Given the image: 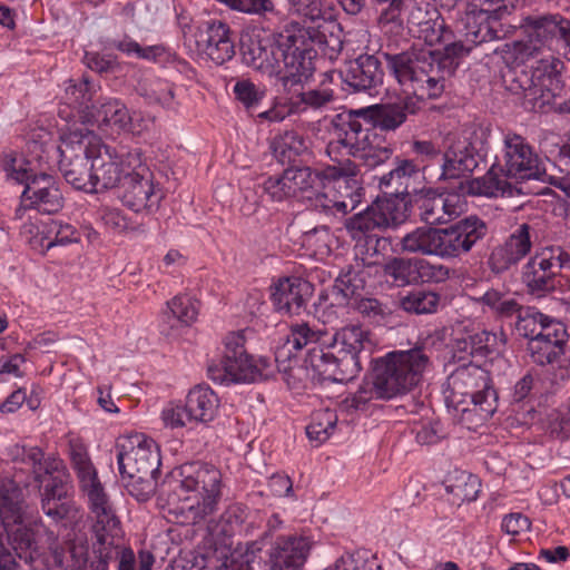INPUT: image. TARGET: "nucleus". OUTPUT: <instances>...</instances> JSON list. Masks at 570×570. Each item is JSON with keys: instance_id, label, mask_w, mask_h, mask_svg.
Instances as JSON below:
<instances>
[{"instance_id": "obj_52", "label": "nucleus", "mask_w": 570, "mask_h": 570, "mask_svg": "<svg viewBox=\"0 0 570 570\" xmlns=\"http://www.w3.org/2000/svg\"><path fill=\"white\" fill-rule=\"evenodd\" d=\"M22 463L30 466L35 479L40 482L45 475L59 471L62 465L60 460H46L42 450L38 446L28 448Z\"/></svg>"}, {"instance_id": "obj_27", "label": "nucleus", "mask_w": 570, "mask_h": 570, "mask_svg": "<svg viewBox=\"0 0 570 570\" xmlns=\"http://www.w3.org/2000/svg\"><path fill=\"white\" fill-rule=\"evenodd\" d=\"M196 45L198 50L216 65H223L235 55L230 29L220 20L203 23L196 33Z\"/></svg>"}, {"instance_id": "obj_49", "label": "nucleus", "mask_w": 570, "mask_h": 570, "mask_svg": "<svg viewBox=\"0 0 570 570\" xmlns=\"http://www.w3.org/2000/svg\"><path fill=\"white\" fill-rule=\"evenodd\" d=\"M345 228L348 235L360 243L364 237L376 236L373 232L383 227L377 220L374 210L372 212V207L370 205L365 210L346 219Z\"/></svg>"}, {"instance_id": "obj_17", "label": "nucleus", "mask_w": 570, "mask_h": 570, "mask_svg": "<svg viewBox=\"0 0 570 570\" xmlns=\"http://www.w3.org/2000/svg\"><path fill=\"white\" fill-rule=\"evenodd\" d=\"M245 332L229 333L224 341L225 351L219 364L208 367L209 376L219 384L250 383L258 375L253 357L245 348Z\"/></svg>"}, {"instance_id": "obj_16", "label": "nucleus", "mask_w": 570, "mask_h": 570, "mask_svg": "<svg viewBox=\"0 0 570 570\" xmlns=\"http://www.w3.org/2000/svg\"><path fill=\"white\" fill-rule=\"evenodd\" d=\"M89 135H92V131H72L62 140L59 147V169L73 188L92 193L95 185L91 180V166H88V161L91 160L92 141Z\"/></svg>"}, {"instance_id": "obj_46", "label": "nucleus", "mask_w": 570, "mask_h": 570, "mask_svg": "<svg viewBox=\"0 0 570 570\" xmlns=\"http://www.w3.org/2000/svg\"><path fill=\"white\" fill-rule=\"evenodd\" d=\"M440 304V295L432 291L415 289L401 297L400 306L413 314H432Z\"/></svg>"}, {"instance_id": "obj_28", "label": "nucleus", "mask_w": 570, "mask_h": 570, "mask_svg": "<svg viewBox=\"0 0 570 570\" xmlns=\"http://www.w3.org/2000/svg\"><path fill=\"white\" fill-rule=\"evenodd\" d=\"M279 35L275 40L250 37L243 42V59L245 63L264 75L277 77L281 72L282 56L279 50Z\"/></svg>"}, {"instance_id": "obj_35", "label": "nucleus", "mask_w": 570, "mask_h": 570, "mask_svg": "<svg viewBox=\"0 0 570 570\" xmlns=\"http://www.w3.org/2000/svg\"><path fill=\"white\" fill-rule=\"evenodd\" d=\"M419 175L413 160L397 159L395 167L380 178V188L390 196L404 197L410 194V185Z\"/></svg>"}, {"instance_id": "obj_31", "label": "nucleus", "mask_w": 570, "mask_h": 570, "mask_svg": "<svg viewBox=\"0 0 570 570\" xmlns=\"http://www.w3.org/2000/svg\"><path fill=\"white\" fill-rule=\"evenodd\" d=\"M464 205L453 193L425 197L420 205V217L430 226L448 224L464 212Z\"/></svg>"}, {"instance_id": "obj_53", "label": "nucleus", "mask_w": 570, "mask_h": 570, "mask_svg": "<svg viewBox=\"0 0 570 570\" xmlns=\"http://www.w3.org/2000/svg\"><path fill=\"white\" fill-rule=\"evenodd\" d=\"M301 238L302 245L314 255L325 256L331 253L333 235L324 225L304 232Z\"/></svg>"}, {"instance_id": "obj_10", "label": "nucleus", "mask_w": 570, "mask_h": 570, "mask_svg": "<svg viewBox=\"0 0 570 570\" xmlns=\"http://www.w3.org/2000/svg\"><path fill=\"white\" fill-rule=\"evenodd\" d=\"M497 399L489 373L478 365L464 364L448 377L445 402L456 412L474 413L488 420L497 411Z\"/></svg>"}, {"instance_id": "obj_36", "label": "nucleus", "mask_w": 570, "mask_h": 570, "mask_svg": "<svg viewBox=\"0 0 570 570\" xmlns=\"http://www.w3.org/2000/svg\"><path fill=\"white\" fill-rule=\"evenodd\" d=\"M186 402L195 423H207L216 416L219 400L208 386L198 385L189 391Z\"/></svg>"}, {"instance_id": "obj_20", "label": "nucleus", "mask_w": 570, "mask_h": 570, "mask_svg": "<svg viewBox=\"0 0 570 570\" xmlns=\"http://www.w3.org/2000/svg\"><path fill=\"white\" fill-rule=\"evenodd\" d=\"M361 114H365V111L341 112L333 117L331 132L334 140L326 148L330 157L337 150L338 146L345 148L347 154L354 157L364 151L370 141L379 139L374 128L368 122H363L360 119Z\"/></svg>"}, {"instance_id": "obj_54", "label": "nucleus", "mask_w": 570, "mask_h": 570, "mask_svg": "<svg viewBox=\"0 0 570 570\" xmlns=\"http://www.w3.org/2000/svg\"><path fill=\"white\" fill-rule=\"evenodd\" d=\"M264 191L275 202L295 198L288 168L282 174L271 176L263 183Z\"/></svg>"}, {"instance_id": "obj_59", "label": "nucleus", "mask_w": 570, "mask_h": 570, "mask_svg": "<svg viewBox=\"0 0 570 570\" xmlns=\"http://www.w3.org/2000/svg\"><path fill=\"white\" fill-rule=\"evenodd\" d=\"M381 243H385V239L377 236H367L362 242H356L355 255L361 256L363 266L371 267L379 264Z\"/></svg>"}, {"instance_id": "obj_18", "label": "nucleus", "mask_w": 570, "mask_h": 570, "mask_svg": "<svg viewBox=\"0 0 570 570\" xmlns=\"http://www.w3.org/2000/svg\"><path fill=\"white\" fill-rule=\"evenodd\" d=\"M127 173L122 183V204L135 213H154L159 208L164 193L148 167L141 163L139 155H130Z\"/></svg>"}, {"instance_id": "obj_50", "label": "nucleus", "mask_w": 570, "mask_h": 570, "mask_svg": "<svg viewBox=\"0 0 570 570\" xmlns=\"http://www.w3.org/2000/svg\"><path fill=\"white\" fill-rule=\"evenodd\" d=\"M432 16H434L433 19L412 35L429 47L441 45L442 41L451 39V29L448 28L444 19L435 10L432 11Z\"/></svg>"}, {"instance_id": "obj_24", "label": "nucleus", "mask_w": 570, "mask_h": 570, "mask_svg": "<svg viewBox=\"0 0 570 570\" xmlns=\"http://www.w3.org/2000/svg\"><path fill=\"white\" fill-rule=\"evenodd\" d=\"M91 139V180L95 185L92 193L110 189L124 183L125 175L132 170L128 166V158L136 153H128L126 158H119L112 148L105 145L101 139L92 132Z\"/></svg>"}, {"instance_id": "obj_32", "label": "nucleus", "mask_w": 570, "mask_h": 570, "mask_svg": "<svg viewBox=\"0 0 570 570\" xmlns=\"http://www.w3.org/2000/svg\"><path fill=\"white\" fill-rule=\"evenodd\" d=\"M557 271L546 254L537 255L528 261L522 271V283L528 293L535 297H543L557 288Z\"/></svg>"}, {"instance_id": "obj_61", "label": "nucleus", "mask_w": 570, "mask_h": 570, "mask_svg": "<svg viewBox=\"0 0 570 570\" xmlns=\"http://www.w3.org/2000/svg\"><path fill=\"white\" fill-rule=\"evenodd\" d=\"M226 4L232 10L246 13L264 16L267 12L274 10V3L272 0H218Z\"/></svg>"}, {"instance_id": "obj_63", "label": "nucleus", "mask_w": 570, "mask_h": 570, "mask_svg": "<svg viewBox=\"0 0 570 570\" xmlns=\"http://www.w3.org/2000/svg\"><path fill=\"white\" fill-rule=\"evenodd\" d=\"M392 153L390 147L380 146L376 144V140H372L368 146L365 147V150L357 154L355 157L362 159L366 167L375 168L387 161Z\"/></svg>"}, {"instance_id": "obj_42", "label": "nucleus", "mask_w": 570, "mask_h": 570, "mask_svg": "<svg viewBox=\"0 0 570 570\" xmlns=\"http://www.w3.org/2000/svg\"><path fill=\"white\" fill-rule=\"evenodd\" d=\"M248 518L247 508L240 504L228 507L220 515L212 531L217 537L232 538L237 534H248L249 528L245 527Z\"/></svg>"}, {"instance_id": "obj_45", "label": "nucleus", "mask_w": 570, "mask_h": 570, "mask_svg": "<svg viewBox=\"0 0 570 570\" xmlns=\"http://www.w3.org/2000/svg\"><path fill=\"white\" fill-rule=\"evenodd\" d=\"M92 99V91L89 85L88 78H82L78 82L70 80L66 87V101L77 115L72 114V117H78L79 120L85 124L86 118H89L91 111H89V102Z\"/></svg>"}, {"instance_id": "obj_9", "label": "nucleus", "mask_w": 570, "mask_h": 570, "mask_svg": "<svg viewBox=\"0 0 570 570\" xmlns=\"http://www.w3.org/2000/svg\"><path fill=\"white\" fill-rule=\"evenodd\" d=\"M87 497L91 531L96 538L94 552L99 559V570H107L110 560H116L129 549L119 546L121 528L114 503L98 478L80 484Z\"/></svg>"}, {"instance_id": "obj_26", "label": "nucleus", "mask_w": 570, "mask_h": 570, "mask_svg": "<svg viewBox=\"0 0 570 570\" xmlns=\"http://www.w3.org/2000/svg\"><path fill=\"white\" fill-rule=\"evenodd\" d=\"M531 230L529 224L519 225L503 244L495 246L488 259V266L494 274H502L515 266L531 250Z\"/></svg>"}, {"instance_id": "obj_22", "label": "nucleus", "mask_w": 570, "mask_h": 570, "mask_svg": "<svg viewBox=\"0 0 570 570\" xmlns=\"http://www.w3.org/2000/svg\"><path fill=\"white\" fill-rule=\"evenodd\" d=\"M488 233L484 220L475 215L468 216L455 224L439 228V257L454 259L471 252L474 245Z\"/></svg>"}, {"instance_id": "obj_38", "label": "nucleus", "mask_w": 570, "mask_h": 570, "mask_svg": "<svg viewBox=\"0 0 570 570\" xmlns=\"http://www.w3.org/2000/svg\"><path fill=\"white\" fill-rule=\"evenodd\" d=\"M83 118H86L85 124H97L99 127L106 126L122 131L129 119V110L119 99L109 98L101 102L89 118L86 116Z\"/></svg>"}, {"instance_id": "obj_58", "label": "nucleus", "mask_w": 570, "mask_h": 570, "mask_svg": "<svg viewBox=\"0 0 570 570\" xmlns=\"http://www.w3.org/2000/svg\"><path fill=\"white\" fill-rule=\"evenodd\" d=\"M161 420L167 428L177 429L194 424L187 402L183 404L169 403L161 412Z\"/></svg>"}, {"instance_id": "obj_12", "label": "nucleus", "mask_w": 570, "mask_h": 570, "mask_svg": "<svg viewBox=\"0 0 570 570\" xmlns=\"http://www.w3.org/2000/svg\"><path fill=\"white\" fill-rule=\"evenodd\" d=\"M483 129L476 124H468L446 136V146L442 154L440 179H460L459 187L462 191H469L466 179L478 166L475 154L478 146L483 142Z\"/></svg>"}, {"instance_id": "obj_30", "label": "nucleus", "mask_w": 570, "mask_h": 570, "mask_svg": "<svg viewBox=\"0 0 570 570\" xmlns=\"http://www.w3.org/2000/svg\"><path fill=\"white\" fill-rule=\"evenodd\" d=\"M343 81L354 92L375 89L383 81V70L379 59L371 55L360 56L348 63Z\"/></svg>"}, {"instance_id": "obj_23", "label": "nucleus", "mask_w": 570, "mask_h": 570, "mask_svg": "<svg viewBox=\"0 0 570 570\" xmlns=\"http://www.w3.org/2000/svg\"><path fill=\"white\" fill-rule=\"evenodd\" d=\"M313 542L298 533L281 534L269 540L264 552L265 570H303Z\"/></svg>"}, {"instance_id": "obj_41", "label": "nucleus", "mask_w": 570, "mask_h": 570, "mask_svg": "<svg viewBox=\"0 0 570 570\" xmlns=\"http://www.w3.org/2000/svg\"><path fill=\"white\" fill-rule=\"evenodd\" d=\"M478 302L499 318H509L513 315H518L519 320L525 317L521 316L522 306L507 292L490 288L478 298Z\"/></svg>"}, {"instance_id": "obj_62", "label": "nucleus", "mask_w": 570, "mask_h": 570, "mask_svg": "<svg viewBox=\"0 0 570 570\" xmlns=\"http://www.w3.org/2000/svg\"><path fill=\"white\" fill-rule=\"evenodd\" d=\"M97 214L106 228L114 234H122L130 228L129 219L118 208L101 207Z\"/></svg>"}, {"instance_id": "obj_60", "label": "nucleus", "mask_w": 570, "mask_h": 570, "mask_svg": "<svg viewBox=\"0 0 570 570\" xmlns=\"http://www.w3.org/2000/svg\"><path fill=\"white\" fill-rule=\"evenodd\" d=\"M397 12V16H401V13L404 12L409 31L412 35L415 32V30H419L423 27V24L428 23V21L434 18V16H432V11L424 10L421 6L413 2L412 0H407Z\"/></svg>"}, {"instance_id": "obj_2", "label": "nucleus", "mask_w": 570, "mask_h": 570, "mask_svg": "<svg viewBox=\"0 0 570 570\" xmlns=\"http://www.w3.org/2000/svg\"><path fill=\"white\" fill-rule=\"evenodd\" d=\"M546 165L525 137L507 131L502 137L498 163L481 178L469 184L471 195L487 197H511L517 188L508 180H542Z\"/></svg>"}, {"instance_id": "obj_3", "label": "nucleus", "mask_w": 570, "mask_h": 570, "mask_svg": "<svg viewBox=\"0 0 570 570\" xmlns=\"http://www.w3.org/2000/svg\"><path fill=\"white\" fill-rule=\"evenodd\" d=\"M179 475L178 481L169 483L165 507L178 523L195 524L216 510L222 473L212 464L190 462L181 465Z\"/></svg>"}, {"instance_id": "obj_14", "label": "nucleus", "mask_w": 570, "mask_h": 570, "mask_svg": "<svg viewBox=\"0 0 570 570\" xmlns=\"http://www.w3.org/2000/svg\"><path fill=\"white\" fill-rule=\"evenodd\" d=\"M327 333L321 328H314L307 323H295L291 325L289 333L286 341L275 352V361L278 372L283 375V380L292 389H298L303 383L304 376L312 379V368L306 364L305 366L297 364L293 351H302L304 347H326Z\"/></svg>"}, {"instance_id": "obj_21", "label": "nucleus", "mask_w": 570, "mask_h": 570, "mask_svg": "<svg viewBox=\"0 0 570 570\" xmlns=\"http://www.w3.org/2000/svg\"><path fill=\"white\" fill-rule=\"evenodd\" d=\"M357 171L356 164L348 158L328 165L322 170L308 166L288 167L295 198L303 200L315 195L318 188H325L327 181L352 178L357 175Z\"/></svg>"}, {"instance_id": "obj_5", "label": "nucleus", "mask_w": 570, "mask_h": 570, "mask_svg": "<svg viewBox=\"0 0 570 570\" xmlns=\"http://www.w3.org/2000/svg\"><path fill=\"white\" fill-rule=\"evenodd\" d=\"M430 363L423 346L387 353L376 361L372 381L360 386L351 406L358 410L372 399L390 400L406 394L421 382Z\"/></svg>"}, {"instance_id": "obj_1", "label": "nucleus", "mask_w": 570, "mask_h": 570, "mask_svg": "<svg viewBox=\"0 0 570 570\" xmlns=\"http://www.w3.org/2000/svg\"><path fill=\"white\" fill-rule=\"evenodd\" d=\"M441 45L443 52L413 48L396 55H384L397 81L407 87L419 100L439 98L445 89V82L458 68L455 59L470 51L462 41L455 40L452 31L451 39Z\"/></svg>"}, {"instance_id": "obj_33", "label": "nucleus", "mask_w": 570, "mask_h": 570, "mask_svg": "<svg viewBox=\"0 0 570 570\" xmlns=\"http://www.w3.org/2000/svg\"><path fill=\"white\" fill-rule=\"evenodd\" d=\"M419 109L417 100L406 97L399 104L375 105L364 111L374 127L384 131H394L406 121L407 115H414Z\"/></svg>"}, {"instance_id": "obj_47", "label": "nucleus", "mask_w": 570, "mask_h": 570, "mask_svg": "<svg viewBox=\"0 0 570 570\" xmlns=\"http://www.w3.org/2000/svg\"><path fill=\"white\" fill-rule=\"evenodd\" d=\"M337 414L330 409H322L313 413L311 423L306 426V434L311 441L321 444L328 440L336 428Z\"/></svg>"}, {"instance_id": "obj_34", "label": "nucleus", "mask_w": 570, "mask_h": 570, "mask_svg": "<svg viewBox=\"0 0 570 570\" xmlns=\"http://www.w3.org/2000/svg\"><path fill=\"white\" fill-rule=\"evenodd\" d=\"M365 281L355 268H348L341 273L333 286L326 293V299L331 305H351L363 295Z\"/></svg>"}, {"instance_id": "obj_11", "label": "nucleus", "mask_w": 570, "mask_h": 570, "mask_svg": "<svg viewBox=\"0 0 570 570\" xmlns=\"http://www.w3.org/2000/svg\"><path fill=\"white\" fill-rule=\"evenodd\" d=\"M325 36L316 28L291 23L279 33L282 56L278 79L286 86L307 80L314 71L315 45H324Z\"/></svg>"}, {"instance_id": "obj_15", "label": "nucleus", "mask_w": 570, "mask_h": 570, "mask_svg": "<svg viewBox=\"0 0 570 570\" xmlns=\"http://www.w3.org/2000/svg\"><path fill=\"white\" fill-rule=\"evenodd\" d=\"M7 176L18 183L26 184L23 204L43 214H53L63 206V197L56 179L47 174L30 176L22 160L7 159L3 164Z\"/></svg>"}, {"instance_id": "obj_51", "label": "nucleus", "mask_w": 570, "mask_h": 570, "mask_svg": "<svg viewBox=\"0 0 570 570\" xmlns=\"http://www.w3.org/2000/svg\"><path fill=\"white\" fill-rule=\"evenodd\" d=\"M69 448L70 460L77 472L80 484L98 478L86 446L79 440H71Z\"/></svg>"}, {"instance_id": "obj_6", "label": "nucleus", "mask_w": 570, "mask_h": 570, "mask_svg": "<svg viewBox=\"0 0 570 570\" xmlns=\"http://www.w3.org/2000/svg\"><path fill=\"white\" fill-rule=\"evenodd\" d=\"M370 334L360 325H347L338 330L326 347L307 351L306 364L312 368V380L346 383L361 371L358 355L371 348Z\"/></svg>"}, {"instance_id": "obj_40", "label": "nucleus", "mask_w": 570, "mask_h": 570, "mask_svg": "<svg viewBox=\"0 0 570 570\" xmlns=\"http://www.w3.org/2000/svg\"><path fill=\"white\" fill-rule=\"evenodd\" d=\"M199 302L189 295H177L167 302L164 312L165 320L170 328L178 325L190 326L198 316Z\"/></svg>"}, {"instance_id": "obj_57", "label": "nucleus", "mask_w": 570, "mask_h": 570, "mask_svg": "<svg viewBox=\"0 0 570 570\" xmlns=\"http://www.w3.org/2000/svg\"><path fill=\"white\" fill-rule=\"evenodd\" d=\"M234 94L246 109H250L256 107L265 97V89L256 86L249 79H240L234 86Z\"/></svg>"}, {"instance_id": "obj_37", "label": "nucleus", "mask_w": 570, "mask_h": 570, "mask_svg": "<svg viewBox=\"0 0 570 570\" xmlns=\"http://www.w3.org/2000/svg\"><path fill=\"white\" fill-rule=\"evenodd\" d=\"M405 253L439 257V228L417 227L400 242Z\"/></svg>"}, {"instance_id": "obj_25", "label": "nucleus", "mask_w": 570, "mask_h": 570, "mask_svg": "<svg viewBox=\"0 0 570 570\" xmlns=\"http://www.w3.org/2000/svg\"><path fill=\"white\" fill-rule=\"evenodd\" d=\"M385 281L404 287L431 281H442L449 276V268L434 265L421 258L392 257L382 266Z\"/></svg>"}, {"instance_id": "obj_29", "label": "nucleus", "mask_w": 570, "mask_h": 570, "mask_svg": "<svg viewBox=\"0 0 570 570\" xmlns=\"http://www.w3.org/2000/svg\"><path fill=\"white\" fill-rule=\"evenodd\" d=\"M275 308L283 314L295 315L305 306L312 295V285L296 276L284 277L271 287Z\"/></svg>"}, {"instance_id": "obj_4", "label": "nucleus", "mask_w": 570, "mask_h": 570, "mask_svg": "<svg viewBox=\"0 0 570 570\" xmlns=\"http://www.w3.org/2000/svg\"><path fill=\"white\" fill-rule=\"evenodd\" d=\"M430 363L423 346L387 353L376 361L372 381L360 386L351 406L358 410L372 399L390 400L406 394L421 382Z\"/></svg>"}, {"instance_id": "obj_43", "label": "nucleus", "mask_w": 570, "mask_h": 570, "mask_svg": "<svg viewBox=\"0 0 570 570\" xmlns=\"http://www.w3.org/2000/svg\"><path fill=\"white\" fill-rule=\"evenodd\" d=\"M42 510L45 514L51 518L55 522H59L70 515L73 505L67 499V491L62 483L46 485L42 498Z\"/></svg>"}, {"instance_id": "obj_7", "label": "nucleus", "mask_w": 570, "mask_h": 570, "mask_svg": "<svg viewBox=\"0 0 570 570\" xmlns=\"http://www.w3.org/2000/svg\"><path fill=\"white\" fill-rule=\"evenodd\" d=\"M118 465L124 487L137 501L149 500L157 489L160 455L150 439L136 434L117 443Z\"/></svg>"}, {"instance_id": "obj_39", "label": "nucleus", "mask_w": 570, "mask_h": 570, "mask_svg": "<svg viewBox=\"0 0 570 570\" xmlns=\"http://www.w3.org/2000/svg\"><path fill=\"white\" fill-rule=\"evenodd\" d=\"M444 485L446 492L453 497V503L460 505L478 498L481 483L478 476L466 471L455 470L449 473Z\"/></svg>"}, {"instance_id": "obj_56", "label": "nucleus", "mask_w": 570, "mask_h": 570, "mask_svg": "<svg viewBox=\"0 0 570 570\" xmlns=\"http://www.w3.org/2000/svg\"><path fill=\"white\" fill-rule=\"evenodd\" d=\"M257 542L246 544L245 550H235L216 570H252L250 564L256 558V551H259Z\"/></svg>"}, {"instance_id": "obj_19", "label": "nucleus", "mask_w": 570, "mask_h": 570, "mask_svg": "<svg viewBox=\"0 0 570 570\" xmlns=\"http://www.w3.org/2000/svg\"><path fill=\"white\" fill-rule=\"evenodd\" d=\"M514 7H502L497 13L469 7L463 18L465 37L474 45L511 38L518 26L511 21Z\"/></svg>"}, {"instance_id": "obj_64", "label": "nucleus", "mask_w": 570, "mask_h": 570, "mask_svg": "<svg viewBox=\"0 0 570 570\" xmlns=\"http://www.w3.org/2000/svg\"><path fill=\"white\" fill-rule=\"evenodd\" d=\"M49 233L55 234L52 239L46 245V248L49 249L57 245H67L70 243L78 242V235L76 229L69 224H62L58 220H52L50 224Z\"/></svg>"}, {"instance_id": "obj_48", "label": "nucleus", "mask_w": 570, "mask_h": 570, "mask_svg": "<svg viewBox=\"0 0 570 570\" xmlns=\"http://www.w3.org/2000/svg\"><path fill=\"white\" fill-rule=\"evenodd\" d=\"M274 155L282 161L292 160L307 150V144L303 136L294 130L285 131L276 136L272 142Z\"/></svg>"}, {"instance_id": "obj_8", "label": "nucleus", "mask_w": 570, "mask_h": 570, "mask_svg": "<svg viewBox=\"0 0 570 570\" xmlns=\"http://www.w3.org/2000/svg\"><path fill=\"white\" fill-rule=\"evenodd\" d=\"M522 39L507 42L500 53L507 63L522 65L551 52L554 42L568 39L570 20L560 14H531L514 22Z\"/></svg>"}, {"instance_id": "obj_13", "label": "nucleus", "mask_w": 570, "mask_h": 570, "mask_svg": "<svg viewBox=\"0 0 570 570\" xmlns=\"http://www.w3.org/2000/svg\"><path fill=\"white\" fill-rule=\"evenodd\" d=\"M517 328L524 336H530L528 351L535 364L543 366L559 363L564 355L569 336L561 322L538 313L520 318Z\"/></svg>"}, {"instance_id": "obj_44", "label": "nucleus", "mask_w": 570, "mask_h": 570, "mask_svg": "<svg viewBox=\"0 0 570 570\" xmlns=\"http://www.w3.org/2000/svg\"><path fill=\"white\" fill-rule=\"evenodd\" d=\"M371 207L383 228L396 226L406 218V205L401 196L377 198Z\"/></svg>"}, {"instance_id": "obj_55", "label": "nucleus", "mask_w": 570, "mask_h": 570, "mask_svg": "<svg viewBox=\"0 0 570 570\" xmlns=\"http://www.w3.org/2000/svg\"><path fill=\"white\" fill-rule=\"evenodd\" d=\"M518 82L524 108L530 110L542 109L547 101L542 86L535 83L532 77L527 73L520 77Z\"/></svg>"}]
</instances>
